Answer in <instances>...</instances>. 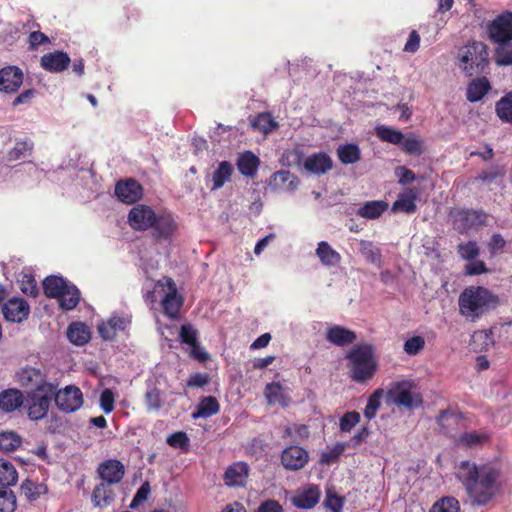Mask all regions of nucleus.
I'll return each instance as SVG.
<instances>
[{"label": "nucleus", "mask_w": 512, "mask_h": 512, "mask_svg": "<svg viewBox=\"0 0 512 512\" xmlns=\"http://www.w3.org/2000/svg\"><path fill=\"white\" fill-rule=\"evenodd\" d=\"M209 381L210 377L207 373H194L189 377L187 387L202 388L206 386Z\"/></svg>", "instance_id": "338daca9"}, {"label": "nucleus", "mask_w": 512, "mask_h": 512, "mask_svg": "<svg viewBox=\"0 0 512 512\" xmlns=\"http://www.w3.org/2000/svg\"><path fill=\"white\" fill-rule=\"evenodd\" d=\"M499 304L498 295L483 286H468L458 298L460 315L473 323L495 310Z\"/></svg>", "instance_id": "f03ea898"}, {"label": "nucleus", "mask_w": 512, "mask_h": 512, "mask_svg": "<svg viewBox=\"0 0 512 512\" xmlns=\"http://www.w3.org/2000/svg\"><path fill=\"white\" fill-rule=\"evenodd\" d=\"M251 126L254 130L267 135L278 127V123L270 113L262 112L251 121Z\"/></svg>", "instance_id": "ea45409f"}, {"label": "nucleus", "mask_w": 512, "mask_h": 512, "mask_svg": "<svg viewBox=\"0 0 512 512\" xmlns=\"http://www.w3.org/2000/svg\"><path fill=\"white\" fill-rule=\"evenodd\" d=\"M150 491H151L150 484L148 482H144L137 490L129 507L131 509H136L141 503H143L145 500H147L148 495L150 494Z\"/></svg>", "instance_id": "052dcab7"}, {"label": "nucleus", "mask_w": 512, "mask_h": 512, "mask_svg": "<svg viewBox=\"0 0 512 512\" xmlns=\"http://www.w3.org/2000/svg\"><path fill=\"white\" fill-rule=\"evenodd\" d=\"M255 512H284L282 505L274 499L263 501Z\"/></svg>", "instance_id": "774afa93"}, {"label": "nucleus", "mask_w": 512, "mask_h": 512, "mask_svg": "<svg viewBox=\"0 0 512 512\" xmlns=\"http://www.w3.org/2000/svg\"><path fill=\"white\" fill-rule=\"evenodd\" d=\"M57 408L64 413H72L83 405V394L80 388L74 385L66 386L53 395Z\"/></svg>", "instance_id": "6e6552de"}, {"label": "nucleus", "mask_w": 512, "mask_h": 512, "mask_svg": "<svg viewBox=\"0 0 512 512\" xmlns=\"http://www.w3.org/2000/svg\"><path fill=\"white\" fill-rule=\"evenodd\" d=\"M460 506L454 497H444L436 502L429 512H459Z\"/></svg>", "instance_id": "603ef678"}, {"label": "nucleus", "mask_w": 512, "mask_h": 512, "mask_svg": "<svg viewBox=\"0 0 512 512\" xmlns=\"http://www.w3.org/2000/svg\"><path fill=\"white\" fill-rule=\"evenodd\" d=\"M360 253L370 263L379 264L381 262V251L371 241H360Z\"/></svg>", "instance_id": "de8ad7c7"}, {"label": "nucleus", "mask_w": 512, "mask_h": 512, "mask_svg": "<svg viewBox=\"0 0 512 512\" xmlns=\"http://www.w3.org/2000/svg\"><path fill=\"white\" fill-rule=\"evenodd\" d=\"M320 495L318 486L310 485L296 492L292 498V504L300 509H311L319 502Z\"/></svg>", "instance_id": "4be33fe9"}, {"label": "nucleus", "mask_w": 512, "mask_h": 512, "mask_svg": "<svg viewBox=\"0 0 512 512\" xmlns=\"http://www.w3.org/2000/svg\"><path fill=\"white\" fill-rule=\"evenodd\" d=\"M70 63L69 55L60 50L46 53L40 58L41 67L51 73L63 72L69 67Z\"/></svg>", "instance_id": "4468645a"}, {"label": "nucleus", "mask_w": 512, "mask_h": 512, "mask_svg": "<svg viewBox=\"0 0 512 512\" xmlns=\"http://www.w3.org/2000/svg\"><path fill=\"white\" fill-rule=\"evenodd\" d=\"M21 489L24 493V495L29 500H36L40 497L41 494H44L47 492V487L44 484H37L31 480H25L22 485Z\"/></svg>", "instance_id": "8fccbe9b"}, {"label": "nucleus", "mask_w": 512, "mask_h": 512, "mask_svg": "<svg viewBox=\"0 0 512 512\" xmlns=\"http://www.w3.org/2000/svg\"><path fill=\"white\" fill-rule=\"evenodd\" d=\"M16 507V496L10 487H0V512H14Z\"/></svg>", "instance_id": "09e8293b"}, {"label": "nucleus", "mask_w": 512, "mask_h": 512, "mask_svg": "<svg viewBox=\"0 0 512 512\" xmlns=\"http://www.w3.org/2000/svg\"><path fill=\"white\" fill-rule=\"evenodd\" d=\"M457 65L466 77L486 75L489 73V49L482 41H469L459 48Z\"/></svg>", "instance_id": "20e7f679"}, {"label": "nucleus", "mask_w": 512, "mask_h": 512, "mask_svg": "<svg viewBox=\"0 0 512 512\" xmlns=\"http://www.w3.org/2000/svg\"><path fill=\"white\" fill-rule=\"evenodd\" d=\"M21 290L28 296L36 297L38 295V285L33 276L24 275L21 281Z\"/></svg>", "instance_id": "680f3d73"}, {"label": "nucleus", "mask_w": 512, "mask_h": 512, "mask_svg": "<svg viewBox=\"0 0 512 512\" xmlns=\"http://www.w3.org/2000/svg\"><path fill=\"white\" fill-rule=\"evenodd\" d=\"M360 418V414L357 411L346 412L340 418V430L342 432H350L360 422Z\"/></svg>", "instance_id": "5fc2aeb1"}, {"label": "nucleus", "mask_w": 512, "mask_h": 512, "mask_svg": "<svg viewBox=\"0 0 512 512\" xmlns=\"http://www.w3.org/2000/svg\"><path fill=\"white\" fill-rule=\"evenodd\" d=\"M457 251L459 255L465 260H474L479 255V247L474 241L459 244Z\"/></svg>", "instance_id": "6e6d98bb"}, {"label": "nucleus", "mask_w": 512, "mask_h": 512, "mask_svg": "<svg viewBox=\"0 0 512 512\" xmlns=\"http://www.w3.org/2000/svg\"><path fill=\"white\" fill-rule=\"evenodd\" d=\"M33 144L30 141H18L14 148L9 152L11 160H18L31 153Z\"/></svg>", "instance_id": "bf43d9fd"}, {"label": "nucleus", "mask_w": 512, "mask_h": 512, "mask_svg": "<svg viewBox=\"0 0 512 512\" xmlns=\"http://www.w3.org/2000/svg\"><path fill=\"white\" fill-rule=\"evenodd\" d=\"M23 83V72L17 66L0 69V92L15 93Z\"/></svg>", "instance_id": "f8f14e48"}, {"label": "nucleus", "mask_w": 512, "mask_h": 512, "mask_svg": "<svg viewBox=\"0 0 512 512\" xmlns=\"http://www.w3.org/2000/svg\"><path fill=\"white\" fill-rule=\"evenodd\" d=\"M384 395V390L382 388L376 389L368 398L366 407L364 409V416L371 420L375 418L380 406H381V398Z\"/></svg>", "instance_id": "49530a36"}, {"label": "nucleus", "mask_w": 512, "mask_h": 512, "mask_svg": "<svg viewBox=\"0 0 512 512\" xmlns=\"http://www.w3.org/2000/svg\"><path fill=\"white\" fill-rule=\"evenodd\" d=\"M144 401L147 411H159L163 406L162 392L156 386L148 387Z\"/></svg>", "instance_id": "c03bdc74"}, {"label": "nucleus", "mask_w": 512, "mask_h": 512, "mask_svg": "<svg viewBox=\"0 0 512 512\" xmlns=\"http://www.w3.org/2000/svg\"><path fill=\"white\" fill-rule=\"evenodd\" d=\"M456 477L474 505L491 502L501 489L502 464L499 459L480 465L468 460L456 466Z\"/></svg>", "instance_id": "f257e3e1"}, {"label": "nucleus", "mask_w": 512, "mask_h": 512, "mask_svg": "<svg viewBox=\"0 0 512 512\" xmlns=\"http://www.w3.org/2000/svg\"><path fill=\"white\" fill-rule=\"evenodd\" d=\"M415 390L416 385L411 380L393 382L385 393L386 400L409 410L418 408L422 405L423 399L421 394Z\"/></svg>", "instance_id": "423d86ee"}, {"label": "nucleus", "mask_w": 512, "mask_h": 512, "mask_svg": "<svg viewBox=\"0 0 512 512\" xmlns=\"http://www.w3.org/2000/svg\"><path fill=\"white\" fill-rule=\"evenodd\" d=\"M264 395L270 405L277 403L282 407H288L291 403V398L284 392L279 382L268 383L264 389Z\"/></svg>", "instance_id": "bb28decb"}, {"label": "nucleus", "mask_w": 512, "mask_h": 512, "mask_svg": "<svg viewBox=\"0 0 512 512\" xmlns=\"http://www.w3.org/2000/svg\"><path fill=\"white\" fill-rule=\"evenodd\" d=\"M115 194L121 202L134 204L142 198L143 187L133 178L120 180L115 186Z\"/></svg>", "instance_id": "9b49d317"}, {"label": "nucleus", "mask_w": 512, "mask_h": 512, "mask_svg": "<svg viewBox=\"0 0 512 512\" xmlns=\"http://www.w3.org/2000/svg\"><path fill=\"white\" fill-rule=\"evenodd\" d=\"M220 410L218 400L214 396L203 397L197 405L196 411L193 412L192 417L208 418L217 414Z\"/></svg>", "instance_id": "f704fd0d"}, {"label": "nucleus", "mask_w": 512, "mask_h": 512, "mask_svg": "<svg viewBox=\"0 0 512 512\" xmlns=\"http://www.w3.org/2000/svg\"><path fill=\"white\" fill-rule=\"evenodd\" d=\"M249 467L244 462L230 465L224 474V482L227 486H243L248 478Z\"/></svg>", "instance_id": "b1692460"}, {"label": "nucleus", "mask_w": 512, "mask_h": 512, "mask_svg": "<svg viewBox=\"0 0 512 512\" xmlns=\"http://www.w3.org/2000/svg\"><path fill=\"white\" fill-rule=\"evenodd\" d=\"M339 161L344 165L355 164L361 159V150L357 144H341L336 150Z\"/></svg>", "instance_id": "c9c22d12"}, {"label": "nucleus", "mask_w": 512, "mask_h": 512, "mask_svg": "<svg viewBox=\"0 0 512 512\" xmlns=\"http://www.w3.org/2000/svg\"><path fill=\"white\" fill-rule=\"evenodd\" d=\"M300 184L299 178L288 170H280L273 173L268 185L273 190H287L291 191L298 187Z\"/></svg>", "instance_id": "6ab92c4d"}, {"label": "nucleus", "mask_w": 512, "mask_h": 512, "mask_svg": "<svg viewBox=\"0 0 512 512\" xmlns=\"http://www.w3.org/2000/svg\"><path fill=\"white\" fill-rule=\"evenodd\" d=\"M115 396L112 390L105 389L100 395V407L106 413L109 414L114 410Z\"/></svg>", "instance_id": "0e129e2a"}, {"label": "nucleus", "mask_w": 512, "mask_h": 512, "mask_svg": "<svg viewBox=\"0 0 512 512\" xmlns=\"http://www.w3.org/2000/svg\"><path fill=\"white\" fill-rule=\"evenodd\" d=\"M375 133L381 141L397 146L404 140V134L400 130L385 125L376 127Z\"/></svg>", "instance_id": "37998d69"}, {"label": "nucleus", "mask_w": 512, "mask_h": 512, "mask_svg": "<svg viewBox=\"0 0 512 512\" xmlns=\"http://www.w3.org/2000/svg\"><path fill=\"white\" fill-rule=\"evenodd\" d=\"M316 255L320 259L321 263L328 267L338 265L342 259L339 252L334 250L326 241H321L318 243Z\"/></svg>", "instance_id": "72a5a7b5"}, {"label": "nucleus", "mask_w": 512, "mask_h": 512, "mask_svg": "<svg viewBox=\"0 0 512 512\" xmlns=\"http://www.w3.org/2000/svg\"><path fill=\"white\" fill-rule=\"evenodd\" d=\"M90 332L83 323H72L67 329L69 341L77 346H83L90 340Z\"/></svg>", "instance_id": "4c0bfd02"}, {"label": "nucleus", "mask_w": 512, "mask_h": 512, "mask_svg": "<svg viewBox=\"0 0 512 512\" xmlns=\"http://www.w3.org/2000/svg\"><path fill=\"white\" fill-rule=\"evenodd\" d=\"M42 286L44 294L48 298L58 299L67 289L69 283L61 276L50 275L43 280Z\"/></svg>", "instance_id": "cd10ccee"}, {"label": "nucleus", "mask_w": 512, "mask_h": 512, "mask_svg": "<svg viewBox=\"0 0 512 512\" xmlns=\"http://www.w3.org/2000/svg\"><path fill=\"white\" fill-rule=\"evenodd\" d=\"M492 42L502 44L512 40V12L506 11L498 15L487 27Z\"/></svg>", "instance_id": "1a4fd4ad"}, {"label": "nucleus", "mask_w": 512, "mask_h": 512, "mask_svg": "<svg viewBox=\"0 0 512 512\" xmlns=\"http://www.w3.org/2000/svg\"><path fill=\"white\" fill-rule=\"evenodd\" d=\"M233 172V165L229 161H221L212 173L211 181L213 184L210 189L213 191L222 188L226 182L230 181Z\"/></svg>", "instance_id": "2f4dec72"}, {"label": "nucleus", "mask_w": 512, "mask_h": 512, "mask_svg": "<svg viewBox=\"0 0 512 512\" xmlns=\"http://www.w3.org/2000/svg\"><path fill=\"white\" fill-rule=\"evenodd\" d=\"M57 300L62 309L73 310L80 302V291L75 285L69 284L67 289H65L63 292L62 296H60Z\"/></svg>", "instance_id": "79ce46f5"}, {"label": "nucleus", "mask_w": 512, "mask_h": 512, "mask_svg": "<svg viewBox=\"0 0 512 512\" xmlns=\"http://www.w3.org/2000/svg\"><path fill=\"white\" fill-rule=\"evenodd\" d=\"M98 473L103 483L117 484L123 479L125 468L119 460L111 459L99 465Z\"/></svg>", "instance_id": "f3484780"}, {"label": "nucleus", "mask_w": 512, "mask_h": 512, "mask_svg": "<svg viewBox=\"0 0 512 512\" xmlns=\"http://www.w3.org/2000/svg\"><path fill=\"white\" fill-rule=\"evenodd\" d=\"M494 60L498 66L512 65V42L498 44L494 52Z\"/></svg>", "instance_id": "a18cd8bd"}, {"label": "nucleus", "mask_w": 512, "mask_h": 512, "mask_svg": "<svg viewBox=\"0 0 512 512\" xmlns=\"http://www.w3.org/2000/svg\"><path fill=\"white\" fill-rule=\"evenodd\" d=\"M18 382L24 388H30L31 391L44 387V385H53L46 381L45 374L37 368L24 367L17 373Z\"/></svg>", "instance_id": "2eb2a0df"}, {"label": "nucleus", "mask_w": 512, "mask_h": 512, "mask_svg": "<svg viewBox=\"0 0 512 512\" xmlns=\"http://www.w3.org/2000/svg\"><path fill=\"white\" fill-rule=\"evenodd\" d=\"M115 496L111 484L102 482L94 488L92 492V502L95 507L105 508L114 502Z\"/></svg>", "instance_id": "c85d7f7f"}, {"label": "nucleus", "mask_w": 512, "mask_h": 512, "mask_svg": "<svg viewBox=\"0 0 512 512\" xmlns=\"http://www.w3.org/2000/svg\"><path fill=\"white\" fill-rule=\"evenodd\" d=\"M2 313L7 321L21 323L28 318L30 306L25 299L13 297L3 303Z\"/></svg>", "instance_id": "9d476101"}, {"label": "nucleus", "mask_w": 512, "mask_h": 512, "mask_svg": "<svg viewBox=\"0 0 512 512\" xmlns=\"http://www.w3.org/2000/svg\"><path fill=\"white\" fill-rule=\"evenodd\" d=\"M21 438L12 431L0 432V448H20Z\"/></svg>", "instance_id": "4d7b16f0"}, {"label": "nucleus", "mask_w": 512, "mask_h": 512, "mask_svg": "<svg viewBox=\"0 0 512 512\" xmlns=\"http://www.w3.org/2000/svg\"><path fill=\"white\" fill-rule=\"evenodd\" d=\"M23 395L17 389H7L0 393V409L4 412H12L22 406Z\"/></svg>", "instance_id": "473e14b6"}, {"label": "nucleus", "mask_w": 512, "mask_h": 512, "mask_svg": "<svg viewBox=\"0 0 512 512\" xmlns=\"http://www.w3.org/2000/svg\"><path fill=\"white\" fill-rule=\"evenodd\" d=\"M460 421L461 418L459 415L452 412L451 410H443L437 417V422L439 426H441L444 433H448L450 428L454 425H457Z\"/></svg>", "instance_id": "3c124183"}, {"label": "nucleus", "mask_w": 512, "mask_h": 512, "mask_svg": "<svg viewBox=\"0 0 512 512\" xmlns=\"http://www.w3.org/2000/svg\"><path fill=\"white\" fill-rule=\"evenodd\" d=\"M167 443L174 448H188L189 438L185 432L178 431L167 438Z\"/></svg>", "instance_id": "e2e57ef3"}, {"label": "nucleus", "mask_w": 512, "mask_h": 512, "mask_svg": "<svg viewBox=\"0 0 512 512\" xmlns=\"http://www.w3.org/2000/svg\"><path fill=\"white\" fill-rule=\"evenodd\" d=\"M350 361V377L358 383H365L373 378L377 370L374 361V347L363 343L354 346L347 354Z\"/></svg>", "instance_id": "39448f33"}, {"label": "nucleus", "mask_w": 512, "mask_h": 512, "mask_svg": "<svg viewBox=\"0 0 512 512\" xmlns=\"http://www.w3.org/2000/svg\"><path fill=\"white\" fill-rule=\"evenodd\" d=\"M495 113L501 122L512 125V91L505 93L496 102Z\"/></svg>", "instance_id": "e433bc0d"}, {"label": "nucleus", "mask_w": 512, "mask_h": 512, "mask_svg": "<svg viewBox=\"0 0 512 512\" xmlns=\"http://www.w3.org/2000/svg\"><path fill=\"white\" fill-rule=\"evenodd\" d=\"M419 196L417 188H406L399 193L397 200L392 204L391 211L393 213L403 212L413 214L417 211L416 201Z\"/></svg>", "instance_id": "dca6fc26"}, {"label": "nucleus", "mask_w": 512, "mask_h": 512, "mask_svg": "<svg viewBox=\"0 0 512 512\" xmlns=\"http://www.w3.org/2000/svg\"><path fill=\"white\" fill-rule=\"evenodd\" d=\"M490 435L486 432L472 431L466 432L459 436L457 445L461 446H484L489 444Z\"/></svg>", "instance_id": "58836bf2"}, {"label": "nucleus", "mask_w": 512, "mask_h": 512, "mask_svg": "<svg viewBox=\"0 0 512 512\" xmlns=\"http://www.w3.org/2000/svg\"><path fill=\"white\" fill-rule=\"evenodd\" d=\"M198 331L191 324H184L180 327L179 338L183 344L195 346L198 340Z\"/></svg>", "instance_id": "864d4df0"}, {"label": "nucleus", "mask_w": 512, "mask_h": 512, "mask_svg": "<svg viewBox=\"0 0 512 512\" xmlns=\"http://www.w3.org/2000/svg\"><path fill=\"white\" fill-rule=\"evenodd\" d=\"M356 333L339 325L330 327L326 334L328 342L337 346H347L356 340Z\"/></svg>", "instance_id": "393cba45"}, {"label": "nucleus", "mask_w": 512, "mask_h": 512, "mask_svg": "<svg viewBox=\"0 0 512 512\" xmlns=\"http://www.w3.org/2000/svg\"><path fill=\"white\" fill-rule=\"evenodd\" d=\"M55 389V385H44L28 393L25 407L29 419L37 421L47 415Z\"/></svg>", "instance_id": "0eeeda50"}, {"label": "nucleus", "mask_w": 512, "mask_h": 512, "mask_svg": "<svg viewBox=\"0 0 512 512\" xmlns=\"http://www.w3.org/2000/svg\"><path fill=\"white\" fill-rule=\"evenodd\" d=\"M388 207V202L384 200L367 201L357 210L356 214L365 219H377Z\"/></svg>", "instance_id": "c756f323"}, {"label": "nucleus", "mask_w": 512, "mask_h": 512, "mask_svg": "<svg viewBox=\"0 0 512 512\" xmlns=\"http://www.w3.org/2000/svg\"><path fill=\"white\" fill-rule=\"evenodd\" d=\"M333 161L325 152L309 155L304 161V168L313 174L322 175L332 169Z\"/></svg>", "instance_id": "a211bd4d"}, {"label": "nucleus", "mask_w": 512, "mask_h": 512, "mask_svg": "<svg viewBox=\"0 0 512 512\" xmlns=\"http://www.w3.org/2000/svg\"><path fill=\"white\" fill-rule=\"evenodd\" d=\"M309 436L310 431L307 425L293 423L285 427L282 438L290 443L287 448H301L299 445L305 442Z\"/></svg>", "instance_id": "5701e85b"}, {"label": "nucleus", "mask_w": 512, "mask_h": 512, "mask_svg": "<svg viewBox=\"0 0 512 512\" xmlns=\"http://www.w3.org/2000/svg\"><path fill=\"white\" fill-rule=\"evenodd\" d=\"M260 166V159L252 151H244L238 154L236 167L240 174L245 177L254 178Z\"/></svg>", "instance_id": "412c9836"}, {"label": "nucleus", "mask_w": 512, "mask_h": 512, "mask_svg": "<svg viewBox=\"0 0 512 512\" xmlns=\"http://www.w3.org/2000/svg\"><path fill=\"white\" fill-rule=\"evenodd\" d=\"M18 473L13 464L7 460L0 459V487H11L16 485Z\"/></svg>", "instance_id": "a19ab883"}, {"label": "nucleus", "mask_w": 512, "mask_h": 512, "mask_svg": "<svg viewBox=\"0 0 512 512\" xmlns=\"http://www.w3.org/2000/svg\"><path fill=\"white\" fill-rule=\"evenodd\" d=\"M475 78L469 82L466 88V99L470 103H475L484 98L492 89L488 78L483 76H474Z\"/></svg>", "instance_id": "aec40b11"}, {"label": "nucleus", "mask_w": 512, "mask_h": 512, "mask_svg": "<svg viewBox=\"0 0 512 512\" xmlns=\"http://www.w3.org/2000/svg\"><path fill=\"white\" fill-rule=\"evenodd\" d=\"M425 346V340L421 336H413L407 339L404 343V351L408 355H417L419 354Z\"/></svg>", "instance_id": "13d9d810"}, {"label": "nucleus", "mask_w": 512, "mask_h": 512, "mask_svg": "<svg viewBox=\"0 0 512 512\" xmlns=\"http://www.w3.org/2000/svg\"><path fill=\"white\" fill-rule=\"evenodd\" d=\"M464 271L466 275L474 276L487 273L488 269L483 261L474 259L465 265Z\"/></svg>", "instance_id": "69168bd1"}, {"label": "nucleus", "mask_w": 512, "mask_h": 512, "mask_svg": "<svg viewBox=\"0 0 512 512\" xmlns=\"http://www.w3.org/2000/svg\"><path fill=\"white\" fill-rule=\"evenodd\" d=\"M307 450H282L281 462L286 469L299 470L308 462Z\"/></svg>", "instance_id": "a878e982"}, {"label": "nucleus", "mask_w": 512, "mask_h": 512, "mask_svg": "<svg viewBox=\"0 0 512 512\" xmlns=\"http://www.w3.org/2000/svg\"><path fill=\"white\" fill-rule=\"evenodd\" d=\"M166 286L168 291L162 299V308L165 315L170 318H175L179 314L183 300L182 297L178 295L176 284L172 278H166Z\"/></svg>", "instance_id": "ddd939ff"}, {"label": "nucleus", "mask_w": 512, "mask_h": 512, "mask_svg": "<svg viewBox=\"0 0 512 512\" xmlns=\"http://www.w3.org/2000/svg\"><path fill=\"white\" fill-rule=\"evenodd\" d=\"M128 223L135 231L153 229V236L157 239L169 238L176 228L170 215H158L150 206L145 204H136L129 211Z\"/></svg>", "instance_id": "7ed1b4c3"}, {"label": "nucleus", "mask_w": 512, "mask_h": 512, "mask_svg": "<svg viewBox=\"0 0 512 512\" xmlns=\"http://www.w3.org/2000/svg\"><path fill=\"white\" fill-rule=\"evenodd\" d=\"M399 147L404 153L413 156H420L426 150L425 141L413 132L404 134V140Z\"/></svg>", "instance_id": "7c9ffc66"}]
</instances>
